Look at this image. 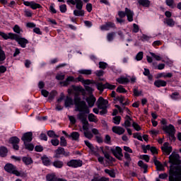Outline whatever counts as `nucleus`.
Instances as JSON below:
<instances>
[{
    "instance_id": "f257e3e1",
    "label": "nucleus",
    "mask_w": 181,
    "mask_h": 181,
    "mask_svg": "<svg viewBox=\"0 0 181 181\" xmlns=\"http://www.w3.org/2000/svg\"><path fill=\"white\" fill-rule=\"evenodd\" d=\"M76 111H78L77 118L83 124L82 128L83 132L88 131V120H87V114H90V108H88L86 101H81L78 96L75 97Z\"/></svg>"
},
{
    "instance_id": "f03ea898",
    "label": "nucleus",
    "mask_w": 181,
    "mask_h": 181,
    "mask_svg": "<svg viewBox=\"0 0 181 181\" xmlns=\"http://www.w3.org/2000/svg\"><path fill=\"white\" fill-rule=\"evenodd\" d=\"M0 36H1L4 40H8V39H11V40H16L18 45H19V46L23 49H25V47H26V45L29 43V40H28V39L20 37L19 35L13 33L6 34L0 31Z\"/></svg>"
},
{
    "instance_id": "7ed1b4c3",
    "label": "nucleus",
    "mask_w": 181,
    "mask_h": 181,
    "mask_svg": "<svg viewBox=\"0 0 181 181\" xmlns=\"http://www.w3.org/2000/svg\"><path fill=\"white\" fill-rule=\"evenodd\" d=\"M163 131L166 134H168L170 138L171 139H175V134L176 132V129H175V126L173 124H169L168 126L163 127Z\"/></svg>"
},
{
    "instance_id": "20e7f679",
    "label": "nucleus",
    "mask_w": 181,
    "mask_h": 181,
    "mask_svg": "<svg viewBox=\"0 0 181 181\" xmlns=\"http://www.w3.org/2000/svg\"><path fill=\"white\" fill-rule=\"evenodd\" d=\"M4 169L6 172L8 173H12L13 175H16V176H21V173L16 170V166L12 165L11 163H7L4 166Z\"/></svg>"
},
{
    "instance_id": "39448f33",
    "label": "nucleus",
    "mask_w": 181,
    "mask_h": 181,
    "mask_svg": "<svg viewBox=\"0 0 181 181\" xmlns=\"http://www.w3.org/2000/svg\"><path fill=\"white\" fill-rule=\"evenodd\" d=\"M70 156V152L66 151V150H64V148L58 147V148L54 151V158H57V159L63 156Z\"/></svg>"
},
{
    "instance_id": "423d86ee",
    "label": "nucleus",
    "mask_w": 181,
    "mask_h": 181,
    "mask_svg": "<svg viewBox=\"0 0 181 181\" xmlns=\"http://www.w3.org/2000/svg\"><path fill=\"white\" fill-rule=\"evenodd\" d=\"M96 86L100 93H103L105 88H108L109 90H115V87H117L115 85H111L108 83H106L105 84H103V83H98Z\"/></svg>"
},
{
    "instance_id": "0eeeda50",
    "label": "nucleus",
    "mask_w": 181,
    "mask_h": 181,
    "mask_svg": "<svg viewBox=\"0 0 181 181\" xmlns=\"http://www.w3.org/2000/svg\"><path fill=\"white\" fill-rule=\"evenodd\" d=\"M169 162L172 165H180V156H179V154L173 152L169 156Z\"/></svg>"
},
{
    "instance_id": "6e6552de",
    "label": "nucleus",
    "mask_w": 181,
    "mask_h": 181,
    "mask_svg": "<svg viewBox=\"0 0 181 181\" xmlns=\"http://www.w3.org/2000/svg\"><path fill=\"white\" fill-rule=\"evenodd\" d=\"M160 148L163 153L167 156L170 155V153H172V151H173V148H172V146H170L169 142H165Z\"/></svg>"
},
{
    "instance_id": "1a4fd4ad",
    "label": "nucleus",
    "mask_w": 181,
    "mask_h": 181,
    "mask_svg": "<svg viewBox=\"0 0 181 181\" xmlns=\"http://www.w3.org/2000/svg\"><path fill=\"white\" fill-rule=\"evenodd\" d=\"M110 151L117 159H119V160L122 159V156H124V155H122V148H121V147L117 146L115 148H111Z\"/></svg>"
},
{
    "instance_id": "9d476101",
    "label": "nucleus",
    "mask_w": 181,
    "mask_h": 181,
    "mask_svg": "<svg viewBox=\"0 0 181 181\" xmlns=\"http://www.w3.org/2000/svg\"><path fill=\"white\" fill-rule=\"evenodd\" d=\"M67 166L69 168H81L83 166V160H71L67 163Z\"/></svg>"
},
{
    "instance_id": "9b49d317",
    "label": "nucleus",
    "mask_w": 181,
    "mask_h": 181,
    "mask_svg": "<svg viewBox=\"0 0 181 181\" xmlns=\"http://www.w3.org/2000/svg\"><path fill=\"white\" fill-rule=\"evenodd\" d=\"M101 30H110V29H117L115 23L111 21L106 22L104 25L100 26Z\"/></svg>"
},
{
    "instance_id": "f8f14e48",
    "label": "nucleus",
    "mask_w": 181,
    "mask_h": 181,
    "mask_svg": "<svg viewBox=\"0 0 181 181\" xmlns=\"http://www.w3.org/2000/svg\"><path fill=\"white\" fill-rule=\"evenodd\" d=\"M98 108H108V100L100 97L97 101Z\"/></svg>"
},
{
    "instance_id": "ddd939ff",
    "label": "nucleus",
    "mask_w": 181,
    "mask_h": 181,
    "mask_svg": "<svg viewBox=\"0 0 181 181\" xmlns=\"http://www.w3.org/2000/svg\"><path fill=\"white\" fill-rule=\"evenodd\" d=\"M33 136V134L32 132H28L23 135L21 140L24 142V144L32 142Z\"/></svg>"
},
{
    "instance_id": "4468645a",
    "label": "nucleus",
    "mask_w": 181,
    "mask_h": 181,
    "mask_svg": "<svg viewBox=\"0 0 181 181\" xmlns=\"http://www.w3.org/2000/svg\"><path fill=\"white\" fill-rule=\"evenodd\" d=\"M19 142H21V139L17 136H13L10 139V144H13V148L15 151H19Z\"/></svg>"
},
{
    "instance_id": "2eb2a0df",
    "label": "nucleus",
    "mask_w": 181,
    "mask_h": 181,
    "mask_svg": "<svg viewBox=\"0 0 181 181\" xmlns=\"http://www.w3.org/2000/svg\"><path fill=\"white\" fill-rule=\"evenodd\" d=\"M71 87H72V89L74 90V91H76V93H75L74 100H76V96L77 95V97H78V98H80V101H84V100H81V98H80V96H78V93H83V91H84V89L83 88V87L76 86L74 85H73ZM74 104H76V100H74Z\"/></svg>"
},
{
    "instance_id": "dca6fc26",
    "label": "nucleus",
    "mask_w": 181,
    "mask_h": 181,
    "mask_svg": "<svg viewBox=\"0 0 181 181\" xmlns=\"http://www.w3.org/2000/svg\"><path fill=\"white\" fill-rule=\"evenodd\" d=\"M112 132L117 134V135H122L125 134V129L119 126H115L112 128Z\"/></svg>"
},
{
    "instance_id": "f3484780",
    "label": "nucleus",
    "mask_w": 181,
    "mask_h": 181,
    "mask_svg": "<svg viewBox=\"0 0 181 181\" xmlns=\"http://www.w3.org/2000/svg\"><path fill=\"white\" fill-rule=\"evenodd\" d=\"M124 11H126V16L128 22H134V15H135L134 11L128 8H125Z\"/></svg>"
},
{
    "instance_id": "a211bd4d",
    "label": "nucleus",
    "mask_w": 181,
    "mask_h": 181,
    "mask_svg": "<svg viewBox=\"0 0 181 181\" xmlns=\"http://www.w3.org/2000/svg\"><path fill=\"white\" fill-rule=\"evenodd\" d=\"M95 101H97V99H95V97H94V95H90L86 98V102L88 103V107H90V108L94 107Z\"/></svg>"
},
{
    "instance_id": "6ab92c4d",
    "label": "nucleus",
    "mask_w": 181,
    "mask_h": 181,
    "mask_svg": "<svg viewBox=\"0 0 181 181\" xmlns=\"http://www.w3.org/2000/svg\"><path fill=\"white\" fill-rule=\"evenodd\" d=\"M90 181H110V178L105 176H100L98 174H95Z\"/></svg>"
},
{
    "instance_id": "aec40b11",
    "label": "nucleus",
    "mask_w": 181,
    "mask_h": 181,
    "mask_svg": "<svg viewBox=\"0 0 181 181\" xmlns=\"http://www.w3.org/2000/svg\"><path fill=\"white\" fill-rule=\"evenodd\" d=\"M71 81H74V76H68L64 81H61L59 84L64 87H67Z\"/></svg>"
},
{
    "instance_id": "412c9836",
    "label": "nucleus",
    "mask_w": 181,
    "mask_h": 181,
    "mask_svg": "<svg viewBox=\"0 0 181 181\" xmlns=\"http://www.w3.org/2000/svg\"><path fill=\"white\" fill-rule=\"evenodd\" d=\"M52 165L54 168H56L57 169H62L63 166H64V163L60 160H56L52 163Z\"/></svg>"
},
{
    "instance_id": "4be33fe9",
    "label": "nucleus",
    "mask_w": 181,
    "mask_h": 181,
    "mask_svg": "<svg viewBox=\"0 0 181 181\" xmlns=\"http://www.w3.org/2000/svg\"><path fill=\"white\" fill-rule=\"evenodd\" d=\"M69 138L71 139L72 141H76L78 142V140L80 139V134H78L77 132H73L71 133V134H69Z\"/></svg>"
},
{
    "instance_id": "5701e85b",
    "label": "nucleus",
    "mask_w": 181,
    "mask_h": 181,
    "mask_svg": "<svg viewBox=\"0 0 181 181\" xmlns=\"http://www.w3.org/2000/svg\"><path fill=\"white\" fill-rule=\"evenodd\" d=\"M153 163L155 166H156L157 170H163V165L160 163L156 156L153 157Z\"/></svg>"
},
{
    "instance_id": "b1692460",
    "label": "nucleus",
    "mask_w": 181,
    "mask_h": 181,
    "mask_svg": "<svg viewBox=\"0 0 181 181\" xmlns=\"http://www.w3.org/2000/svg\"><path fill=\"white\" fill-rule=\"evenodd\" d=\"M164 23L170 28H173V26H175V25L176 24V22H175V20H173V18H165Z\"/></svg>"
},
{
    "instance_id": "393cba45",
    "label": "nucleus",
    "mask_w": 181,
    "mask_h": 181,
    "mask_svg": "<svg viewBox=\"0 0 181 181\" xmlns=\"http://www.w3.org/2000/svg\"><path fill=\"white\" fill-rule=\"evenodd\" d=\"M138 4L144 8H149L151 1L149 0H137Z\"/></svg>"
},
{
    "instance_id": "a878e982",
    "label": "nucleus",
    "mask_w": 181,
    "mask_h": 181,
    "mask_svg": "<svg viewBox=\"0 0 181 181\" xmlns=\"http://www.w3.org/2000/svg\"><path fill=\"white\" fill-rule=\"evenodd\" d=\"M166 81L163 80H157L154 82V86H156V87H158V88H159L160 87H166Z\"/></svg>"
},
{
    "instance_id": "bb28decb",
    "label": "nucleus",
    "mask_w": 181,
    "mask_h": 181,
    "mask_svg": "<svg viewBox=\"0 0 181 181\" xmlns=\"http://www.w3.org/2000/svg\"><path fill=\"white\" fill-rule=\"evenodd\" d=\"M138 165L141 168V169H144V173H148V165L144 163V161L139 160L138 162Z\"/></svg>"
},
{
    "instance_id": "cd10ccee",
    "label": "nucleus",
    "mask_w": 181,
    "mask_h": 181,
    "mask_svg": "<svg viewBox=\"0 0 181 181\" xmlns=\"http://www.w3.org/2000/svg\"><path fill=\"white\" fill-rule=\"evenodd\" d=\"M42 160L43 165H45V166H50V165H52V161L50 160V158H49L46 156L42 157Z\"/></svg>"
},
{
    "instance_id": "c85d7f7f",
    "label": "nucleus",
    "mask_w": 181,
    "mask_h": 181,
    "mask_svg": "<svg viewBox=\"0 0 181 181\" xmlns=\"http://www.w3.org/2000/svg\"><path fill=\"white\" fill-rule=\"evenodd\" d=\"M22 160L25 165H32L33 163V160H32V158L29 156H24L22 158Z\"/></svg>"
},
{
    "instance_id": "c756f323",
    "label": "nucleus",
    "mask_w": 181,
    "mask_h": 181,
    "mask_svg": "<svg viewBox=\"0 0 181 181\" xmlns=\"http://www.w3.org/2000/svg\"><path fill=\"white\" fill-rule=\"evenodd\" d=\"M8 155V148L5 146L0 147V156L1 158H5Z\"/></svg>"
},
{
    "instance_id": "7c9ffc66",
    "label": "nucleus",
    "mask_w": 181,
    "mask_h": 181,
    "mask_svg": "<svg viewBox=\"0 0 181 181\" xmlns=\"http://www.w3.org/2000/svg\"><path fill=\"white\" fill-rule=\"evenodd\" d=\"M131 121H132V118H131L129 115H126L124 125V128H129V127H131Z\"/></svg>"
},
{
    "instance_id": "2f4dec72",
    "label": "nucleus",
    "mask_w": 181,
    "mask_h": 181,
    "mask_svg": "<svg viewBox=\"0 0 181 181\" xmlns=\"http://www.w3.org/2000/svg\"><path fill=\"white\" fill-rule=\"evenodd\" d=\"M73 99L67 96L64 101V106L66 107V108L71 107V105H73Z\"/></svg>"
},
{
    "instance_id": "473e14b6",
    "label": "nucleus",
    "mask_w": 181,
    "mask_h": 181,
    "mask_svg": "<svg viewBox=\"0 0 181 181\" xmlns=\"http://www.w3.org/2000/svg\"><path fill=\"white\" fill-rule=\"evenodd\" d=\"M169 181H181V175L177 174L176 175H169Z\"/></svg>"
},
{
    "instance_id": "72a5a7b5",
    "label": "nucleus",
    "mask_w": 181,
    "mask_h": 181,
    "mask_svg": "<svg viewBox=\"0 0 181 181\" xmlns=\"http://www.w3.org/2000/svg\"><path fill=\"white\" fill-rule=\"evenodd\" d=\"M117 83H119V84H127V83H129V79H128V78H125V77H120L117 79Z\"/></svg>"
},
{
    "instance_id": "f704fd0d",
    "label": "nucleus",
    "mask_w": 181,
    "mask_h": 181,
    "mask_svg": "<svg viewBox=\"0 0 181 181\" xmlns=\"http://www.w3.org/2000/svg\"><path fill=\"white\" fill-rule=\"evenodd\" d=\"M74 16H84V10L77 9L74 11Z\"/></svg>"
},
{
    "instance_id": "c9c22d12",
    "label": "nucleus",
    "mask_w": 181,
    "mask_h": 181,
    "mask_svg": "<svg viewBox=\"0 0 181 181\" xmlns=\"http://www.w3.org/2000/svg\"><path fill=\"white\" fill-rule=\"evenodd\" d=\"M105 173L108 175L110 177L115 178V171L114 170L105 169Z\"/></svg>"
},
{
    "instance_id": "e433bc0d",
    "label": "nucleus",
    "mask_w": 181,
    "mask_h": 181,
    "mask_svg": "<svg viewBox=\"0 0 181 181\" xmlns=\"http://www.w3.org/2000/svg\"><path fill=\"white\" fill-rule=\"evenodd\" d=\"M30 8L31 9H40L42 8V6L39 4L35 3V1H31V5L30 6Z\"/></svg>"
},
{
    "instance_id": "4c0bfd02",
    "label": "nucleus",
    "mask_w": 181,
    "mask_h": 181,
    "mask_svg": "<svg viewBox=\"0 0 181 181\" xmlns=\"http://www.w3.org/2000/svg\"><path fill=\"white\" fill-rule=\"evenodd\" d=\"M115 37V33L114 32L109 33L107 35V40L108 42H112Z\"/></svg>"
},
{
    "instance_id": "58836bf2",
    "label": "nucleus",
    "mask_w": 181,
    "mask_h": 181,
    "mask_svg": "<svg viewBox=\"0 0 181 181\" xmlns=\"http://www.w3.org/2000/svg\"><path fill=\"white\" fill-rule=\"evenodd\" d=\"M88 118L90 122H97V117L93 113H90L88 116Z\"/></svg>"
},
{
    "instance_id": "ea45409f",
    "label": "nucleus",
    "mask_w": 181,
    "mask_h": 181,
    "mask_svg": "<svg viewBox=\"0 0 181 181\" xmlns=\"http://www.w3.org/2000/svg\"><path fill=\"white\" fill-rule=\"evenodd\" d=\"M83 134H84V136L88 139H93V137L94 136L93 135V133H91V132L89 130L83 132Z\"/></svg>"
},
{
    "instance_id": "a19ab883",
    "label": "nucleus",
    "mask_w": 181,
    "mask_h": 181,
    "mask_svg": "<svg viewBox=\"0 0 181 181\" xmlns=\"http://www.w3.org/2000/svg\"><path fill=\"white\" fill-rule=\"evenodd\" d=\"M140 39L141 42H149L152 39V37L143 34Z\"/></svg>"
},
{
    "instance_id": "79ce46f5",
    "label": "nucleus",
    "mask_w": 181,
    "mask_h": 181,
    "mask_svg": "<svg viewBox=\"0 0 181 181\" xmlns=\"http://www.w3.org/2000/svg\"><path fill=\"white\" fill-rule=\"evenodd\" d=\"M116 100H117V101H119L120 104H122V105H128V102L124 103V98L122 95L117 96Z\"/></svg>"
},
{
    "instance_id": "37998d69",
    "label": "nucleus",
    "mask_w": 181,
    "mask_h": 181,
    "mask_svg": "<svg viewBox=\"0 0 181 181\" xmlns=\"http://www.w3.org/2000/svg\"><path fill=\"white\" fill-rule=\"evenodd\" d=\"M76 9H83V1L75 0Z\"/></svg>"
},
{
    "instance_id": "c03bdc74",
    "label": "nucleus",
    "mask_w": 181,
    "mask_h": 181,
    "mask_svg": "<svg viewBox=\"0 0 181 181\" xmlns=\"http://www.w3.org/2000/svg\"><path fill=\"white\" fill-rule=\"evenodd\" d=\"M78 73H80V74H86V76H90V74L92 73V71L90 69H81L79 70Z\"/></svg>"
},
{
    "instance_id": "a18cd8bd",
    "label": "nucleus",
    "mask_w": 181,
    "mask_h": 181,
    "mask_svg": "<svg viewBox=\"0 0 181 181\" xmlns=\"http://www.w3.org/2000/svg\"><path fill=\"white\" fill-rule=\"evenodd\" d=\"M13 32H15V33H17V35L21 34V32H23L21 29V27H19V25H14V27L13 28Z\"/></svg>"
},
{
    "instance_id": "49530a36",
    "label": "nucleus",
    "mask_w": 181,
    "mask_h": 181,
    "mask_svg": "<svg viewBox=\"0 0 181 181\" xmlns=\"http://www.w3.org/2000/svg\"><path fill=\"white\" fill-rule=\"evenodd\" d=\"M113 122L115 125H119V124H121V116H115L113 117Z\"/></svg>"
},
{
    "instance_id": "de8ad7c7",
    "label": "nucleus",
    "mask_w": 181,
    "mask_h": 181,
    "mask_svg": "<svg viewBox=\"0 0 181 181\" xmlns=\"http://www.w3.org/2000/svg\"><path fill=\"white\" fill-rule=\"evenodd\" d=\"M25 149H28V151H33L35 149V146L32 144L25 143L24 144Z\"/></svg>"
},
{
    "instance_id": "09e8293b",
    "label": "nucleus",
    "mask_w": 181,
    "mask_h": 181,
    "mask_svg": "<svg viewBox=\"0 0 181 181\" xmlns=\"http://www.w3.org/2000/svg\"><path fill=\"white\" fill-rule=\"evenodd\" d=\"M108 67V64L104 62H99V69H102V70H105V69Z\"/></svg>"
},
{
    "instance_id": "8fccbe9b",
    "label": "nucleus",
    "mask_w": 181,
    "mask_h": 181,
    "mask_svg": "<svg viewBox=\"0 0 181 181\" xmlns=\"http://www.w3.org/2000/svg\"><path fill=\"white\" fill-rule=\"evenodd\" d=\"M6 59V56L5 55V52L0 48V62H4Z\"/></svg>"
},
{
    "instance_id": "3c124183",
    "label": "nucleus",
    "mask_w": 181,
    "mask_h": 181,
    "mask_svg": "<svg viewBox=\"0 0 181 181\" xmlns=\"http://www.w3.org/2000/svg\"><path fill=\"white\" fill-rule=\"evenodd\" d=\"M179 97L180 94L177 92H174L170 95V98H172V100H179Z\"/></svg>"
},
{
    "instance_id": "603ef678",
    "label": "nucleus",
    "mask_w": 181,
    "mask_h": 181,
    "mask_svg": "<svg viewBox=\"0 0 181 181\" xmlns=\"http://www.w3.org/2000/svg\"><path fill=\"white\" fill-rule=\"evenodd\" d=\"M47 135L49 136V138H59V136H57L56 133L52 130L47 132Z\"/></svg>"
},
{
    "instance_id": "864d4df0",
    "label": "nucleus",
    "mask_w": 181,
    "mask_h": 181,
    "mask_svg": "<svg viewBox=\"0 0 181 181\" xmlns=\"http://www.w3.org/2000/svg\"><path fill=\"white\" fill-rule=\"evenodd\" d=\"M59 11L62 13H66L67 12V6L62 4L59 6Z\"/></svg>"
},
{
    "instance_id": "5fc2aeb1",
    "label": "nucleus",
    "mask_w": 181,
    "mask_h": 181,
    "mask_svg": "<svg viewBox=\"0 0 181 181\" xmlns=\"http://www.w3.org/2000/svg\"><path fill=\"white\" fill-rule=\"evenodd\" d=\"M142 59H144V52H139L136 55V60H137V62H140V60H142Z\"/></svg>"
},
{
    "instance_id": "6e6d98bb",
    "label": "nucleus",
    "mask_w": 181,
    "mask_h": 181,
    "mask_svg": "<svg viewBox=\"0 0 181 181\" xmlns=\"http://www.w3.org/2000/svg\"><path fill=\"white\" fill-rule=\"evenodd\" d=\"M102 152L106 159H107L108 160H112V157L110 156V153H107V151H104L103 148Z\"/></svg>"
},
{
    "instance_id": "4d7b16f0",
    "label": "nucleus",
    "mask_w": 181,
    "mask_h": 181,
    "mask_svg": "<svg viewBox=\"0 0 181 181\" xmlns=\"http://www.w3.org/2000/svg\"><path fill=\"white\" fill-rule=\"evenodd\" d=\"M47 181H56V176L53 174H48L47 175Z\"/></svg>"
},
{
    "instance_id": "13d9d810",
    "label": "nucleus",
    "mask_w": 181,
    "mask_h": 181,
    "mask_svg": "<svg viewBox=\"0 0 181 181\" xmlns=\"http://www.w3.org/2000/svg\"><path fill=\"white\" fill-rule=\"evenodd\" d=\"M60 146H67V141L64 138V136H61L60 138Z\"/></svg>"
},
{
    "instance_id": "bf43d9fd",
    "label": "nucleus",
    "mask_w": 181,
    "mask_h": 181,
    "mask_svg": "<svg viewBox=\"0 0 181 181\" xmlns=\"http://www.w3.org/2000/svg\"><path fill=\"white\" fill-rule=\"evenodd\" d=\"M57 94V92L56 90H52L48 96V100H54Z\"/></svg>"
},
{
    "instance_id": "052dcab7",
    "label": "nucleus",
    "mask_w": 181,
    "mask_h": 181,
    "mask_svg": "<svg viewBox=\"0 0 181 181\" xmlns=\"http://www.w3.org/2000/svg\"><path fill=\"white\" fill-rule=\"evenodd\" d=\"M95 139L98 144H103V142H104V139H103V136H101V134L96 135Z\"/></svg>"
},
{
    "instance_id": "680f3d73",
    "label": "nucleus",
    "mask_w": 181,
    "mask_h": 181,
    "mask_svg": "<svg viewBox=\"0 0 181 181\" xmlns=\"http://www.w3.org/2000/svg\"><path fill=\"white\" fill-rule=\"evenodd\" d=\"M117 92L120 93H127V90L123 86H119L117 88Z\"/></svg>"
},
{
    "instance_id": "e2e57ef3",
    "label": "nucleus",
    "mask_w": 181,
    "mask_h": 181,
    "mask_svg": "<svg viewBox=\"0 0 181 181\" xmlns=\"http://www.w3.org/2000/svg\"><path fill=\"white\" fill-rule=\"evenodd\" d=\"M105 144H107V145H110L111 144V136L108 134H106L104 139Z\"/></svg>"
},
{
    "instance_id": "0e129e2a",
    "label": "nucleus",
    "mask_w": 181,
    "mask_h": 181,
    "mask_svg": "<svg viewBox=\"0 0 181 181\" xmlns=\"http://www.w3.org/2000/svg\"><path fill=\"white\" fill-rule=\"evenodd\" d=\"M134 138H135L136 139H138L139 141H144V139H142V136H141L140 133H135L133 134Z\"/></svg>"
},
{
    "instance_id": "69168bd1",
    "label": "nucleus",
    "mask_w": 181,
    "mask_h": 181,
    "mask_svg": "<svg viewBox=\"0 0 181 181\" xmlns=\"http://www.w3.org/2000/svg\"><path fill=\"white\" fill-rule=\"evenodd\" d=\"M51 144L53 145V146H57L60 144V141L59 139H54L51 140Z\"/></svg>"
},
{
    "instance_id": "338daca9",
    "label": "nucleus",
    "mask_w": 181,
    "mask_h": 181,
    "mask_svg": "<svg viewBox=\"0 0 181 181\" xmlns=\"http://www.w3.org/2000/svg\"><path fill=\"white\" fill-rule=\"evenodd\" d=\"M132 127L136 131H141V126H139L136 122H133Z\"/></svg>"
},
{
    "instance_id": "774afa93",
    "label": "nucleus",
    "mask_w": 181,
    "mask_h": 181,
    "mask_svg": "<svg viewBox=\"0 0 181 181\" xmlns=\"http://www.w3.org/2000/svg\"><path fill=\"white\" fill-rule=\"evenodd\" d=\"M49 11L52 13H57V11H56V8H54V4H52L50 6H49Z\"/></svg>"
}]
</instances>
